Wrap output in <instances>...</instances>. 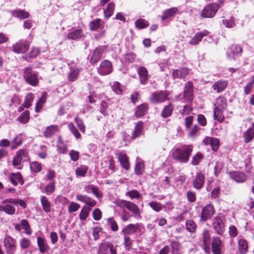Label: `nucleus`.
Masks as SVG:
<instances>
[{
    "mask_svg": "<svg viewBox=\"0 0 254 254\" xmlns=\"http://www.w3.org/2000/svg\"><path fill=\"white\" fill-rule=\"evenodd\" d=\"M211 247L212 252L213 254H221L222 243L219 238L217 237L213 238Z\"/></svg>",
    "mask_w": 254,
    "mask_h": 254,
    "instance_id": "f3484780",
    "label": "nucleus"
},
{
    "mask_svg": "<svg viewBox=\"0 0 254 254\" xmlns=\"http://www.w3.org/2000/svg\"><path fill=\"white\" fill-rule=\"evenodd\" d=\"M127 196H129L130 199H139L141 197V194L137 190H131L126 193Z\"/></svg>",
    "mask_w": 254,
    "mask_h": 254,
    "instance_id": "09e8293b",
    "label": "nucleus"
},
{
    "mask_svg": "<svg viewBox=\"0 0 254 254\" xmlns=\"http://www.w3.org/2000/svg\"><path fill=\"white\" fill-rule=\"evenodd\" d=\"M148 204L149 206L156 212H159L162 209V206L159 202L153 201L150 202Z\"/></svg>",
    "mask_w": 254,
    "mask_h": 254,
    "instance_id": "5fc2aeb1",
    "label": "nucleus"
},
{
    "mask_svg": "<svg viewBox=\"0 0 254 254\" xmlns=\"http://www.w3.org/2000/svg\"><path fill=\"white\" fill-rule=\"evenodd\" d=\"M139 224H130L127 225L123 230L125 236L130 235L136 233L139 228Z\"/></svg>",
    "mask_w": 254,
    "mask_h": 254,
    "instance_id": "5701e85b",
    "label": "nucleus"
},
{
    "mask_svg": "<svg viewBox=\"0 0 254 254\" xmlns=\"http://www.w3.org/2000/svg\"><path fill=\"white\" fill-rule=\"evenodd\" d=\"M144 169V164L142 162H138L136 164L135 173L138 175L142 174Z\"/></svg>",
    "mask_w": 254,
    "mask_h": 254,
    "instance_id": "bf43d9fd",
    "label": "nucleus"
},
{
    "mask_svg": "<svg viewBox=\"0 0 254 254\" xmlns=\"http://www.w3.org/2000/svg\"><path fill=\"white\" fill-rule=\"evenodd\" d=\"M107 221L108 223V224L109 226L110 227L111 229L113 231H117L118 230V226L116 223V222L115 221V220L113 218H110L107 219Z\"/></svg>",
    "mask_w": 254,
    "mask_h": 254,
    "instance_id": "e2e57ef3",
    "label": "nucleus"
},
{
    "mask_svg": "<svg viewBox=\"0 0 254 254\" xmlns=\"http://www.w3.org/2000/svg\"><path fill=\"white\" fill-rule=\"evenodd\" d=\"M186 227L187 230L192 234L194 233L196 229V226L195 222L192 220H188L186 222Z\"/></svg>",
    "mask_w": 254,
    "mask_h": 254,
    "instance_id": "c03bdc74",
    "label": "nucleus"
},
{
    "mask_svg": "<svg viewBox=\"0 0 254 254\" xmlns=\"http://www.w3.org/2000/svg\"><path fill=\"white\" fill-rule=\"evenodd\" d=\"M219 8L216 3H211L206 5L202 10L201 16L203 18H212Z\"/></svg>",
    "mask_w": 254,
    "mask_h": 254,
    "instance_id": "423d86ee",
    "label": "nucleus"
},
{
    "mask_svg": "<svg viewBox=\"0 0 254 254\" xmlns=\"http://www.w3.org/2000/svg\"><path fill=\"white\" fill-rule=\"evenodd\" d=\"M5 203L3 202V204L0 205V211L4 212L9 215L14 214L15 212V207L10 204Z\"/></svg>",
    "mask_w": 254,
    "mask_h": 254,
    "instance_id": "c85d7f7f",
    "label": "nucleus"
},
{
    "mask_svg": "<svg viewBox=\"0 0 254 254\" xmlns=\"http://www.w3.org/2000/svg\"><path fill=\"white\" fill-rule=\"evenodd\" d=\"M9 178L11 183L14 186H16L18 184H20L21 185L23 184L21 175L19 173L11 174Z\"/></svg>",
    "mask_w": 254,
    "mask_h": 254,
    "instance_id": "7c9ffc66",
    "label": "nucleus"
},
{
    "mask_svg": "<svg viewBox=\"0 0 254 254\" xmlns=\"http://www.w3.org/2000/svg\"><path fill=\"white\" fill-rule=\"evenodd\" d=\"M89 27L90 30L92 31H96L98 29H101V32L95 35V37L96 39H99L104 36L105 34V30L103 29V22L101 19L97 18L91 21L89 23Z\"/></svg>",
    "mask_w": 254,
    "mask_h": 254,
    "instance_id": "39448f33",
    "label": "nucleus"
},
{
    "mask_svg": "<svg viewBox=\"0 0 254 254\" xmlns=\"http://www.w3.org/2000/svg\"><path fill=\"white\" fill-rule=\"evenodd\" d=\"M37 244L41 253H45L48 251L49 249L48 245L46 240H44L43 238H37Z\"/></svg>",
    "mask_w": 254,
    "mask_h": 254,
    "instance_id": "c756f323",
    "label": "nucleus"
},
{
    "mask_svg": "<svg viewBox=\"0 0 254 254\" xmlns=\"http://www.w3.org/2000/svg\"><path fill=\"white\" fill-rule=\"evenodd\" d=\"M115 4L113 2H110L108 4L106 8L104 9V16L106 18L110 17L113 14L115 10Z\"/></svg>",
    "mask_w": 254,
    "mask_h": 254,
    "instance_id": "473e14b6",
    "label": "nucleus"
},
{
    "mask_svg": "<svg viewBox=\"0 0 254 254\" xmlns=\"http://www.w3.org/2000/svg\"><path fill=\"white\" fill-rule=\"evenodd\" d=\"M74 121L76 122V125L80 131L82 132H84L85 131V127L82 120L78 117H75L74 119Z\"/></svg>",
    "mask_w": 254,
    "mask_h": 254,
    "instance_id": "0e129e2a",
    "label": "nucleus"
},
{
    "mask_svg": "<svg viewBox=\"0 0 254 254\" xmlns=\"http://www.w3.org/2000/svg\"><path fill=\"white\" fill-rule=\"evenodd\" d=\"M139 76L140 83L144 84L148 79V72L147 69L144 66H140L137 70Z\"/></svg>",
    "mask_w": 254,
    "mask_h": 254,
    "instance_id": "a878e982",
    "label": "nucleus"
},
{
    "mask_svg": "<svg viewBox=\"0 0 254 254\" xmlns=\"http://www.w3.org/2000/svg\"><path fill=\"white\" fill-rule=\"evenodd\" d=\"M34 96V94L32 93H29L26 95L23 103V106L25 108H29L31 106Z\"/></svg>",
    "mask_w": 254,
    "mask_h": 254,
    "instance_id": "a18cd8bd",
    "label": "nucleus"
},
{
    "mask_svg": "<svg viewBox=\"0 0 254 254\" xmlns=\"http://www.w3.org/2000/svg\"><path fill=\"white\" fill-rule=\"evenodd\" d=\"M209 34V32L207 30L198 32L190 39L189 44L192 46L196 45L198 44L204 36H208Z\"/></svg>",
    "mask_w": 254,
    "mask_h": 254,
    "instance_id": "dca6fc26",
    "label": "nucleus"
},
{
    "mask_svg": "<svg viewBox=\"0 0 254 254\" xmlns=\"http://www.w3.org/2000/svg\"><path fill=\"white\" fill-rule=\"evenodd\" d=\"M20 225H21L22 229L25 230V233L27 235L31 234V230L30 228V226L28 221L26 219H22L20 221Z\"/></svg>",
    "mask_w": 254,
    "mask_h": 254,
    "instance_id": "de8ad7c7",
    "label": "nucleus"
},
{
    "mask_svg": "<svg viewBox=\"0 0 254 254\" xmlns=\"http://www.w3.org/2000/svg\"><path fill=\"white\" fill-rule=\"evenodd\" d=\"M222 23L228 28H233L235 26V19L233 17H231L230 19L223 20Z\"/></svg>",
    "mask_w": 254,
    "mask_h": 254,
    "instance_id": "603ef678",
    "label": "nucleus"
},
{
    "mask_svg": "<svg viewBox=\"0 0 254 254\" xmlns=\"http://www.w3.org/2000/svg\"><path fill=\"white\" fill-rule=\"evenodd\" d=\"M88 170V167L81 166L75 170V173L77 176L84 177Z\"/></svg>",
    "mask_w": 254,
    "mask_h": 254,
    "instance_id": "864d4df0",
    "label": "nucleus"
},
{
    "mask_svg": "<svg viewBox=\"0 0 254 254\" xmlns=\"http://www.w3.org/2000/svg\"><path fill=\"white\" fill-rule=\"evenodd\" d=\"M169 91L166 90L155 91L151 93L149 100L154 104L163 103L169 99Z\"/></svg>",
    "mask_w": 254,
    "mask_h": 254,
    "instance_id": "7ed1b4c3",
    "label": "nucleus"
},
{
    "mask_svg": "<svg viewBox=\"0 0 254 254\" xmlns=\"http://www.w3.org/2000/svg\"><path fill=\"white\" fill-rule=\"evenodd\" d=\"M254 88V76H252L250 81L247 84L244 88L245 93L247 95L249 94Z\"/></svg>",
    "mask_w": 254,
    "mask_h": 254,
    "instance_id": "8fccbe9b",
    "label": "nucleus"
},
{
    "mask_svg": "<svg viewBox=\"0 0 254 254\" xmlns=\"http://www.w3.org/2000/svg\"><path fill=\"white\" fill-rule=\"evenodd\" d=\"M68 127L70 131L73 133L76 138L78 139L81 137V134L78 131L76 127L74 126L72 123L68 124Z\"/></svg>",
    "mask_w": 254,
    "mask_h": 254,
    "instance_id": "3c124183",
    "label": "nucleus"
},
{
    "mask_svg": "<svg viewBox=\"0 0 254 254\" xmlns=\"http://www.w3.org/2000/svg\"><path fill=\"white\" fill-rule=\"evenodd\" d=\"M173 111V106L171 104L165 106L161 112V116L164 118L170 117Z\"/></svg>",
    "mask_w": 254,
    "mask_h": 254,
    "instance_id": "c9c22d12",
    "label": "nucleus"
},
{
    "mask_svg": "<svg viewBox=\"0 0 254 254\" xmlns=\"http://www.w3.org/2000/svg\"><path fill=\"white\" fill-rule=\"evenodd\" d=\"M177 10L178 9L177 7H172L170 9L166 10L163 13L162 19L163 20L165 19H167L172 16H173Z\"/></svg>",
    "mask_w": 254,
    "mask_h": 254,
    "instance_id": "37998d69",
    "label": "nucleus"
},
{
    "mask_svg": "<svg viewBox=\"0 0 254 254\" xmlns=\"http://www.w3.org/2000/svg\"><path fill=\"white\" fill-rule=\"evenodd\" d=\"M41 202L44 211L49 212L51 211V204L48 198L45 196H42L41 197Z\"/></svg>",
    "mask_w": 254,
    "mask_h": 254,
    "instance_id": "79ce46f5",
    "label": "nucleus"
},
{
    "mask_svg": "<svg viewBox=\"0 0 254 254\" xmlns=\"http://www.w3.org/2000/svg\"><path fill=\"white\" fill-rule=\"evenodd\" d=\"M29 45L28 41L20 40L13 45L12 48L13 51L17 54L24 53L28 50Z\"/></svg>",
    "mask_w": 254,
    "mask_h": 254,
    "instance_id": "9b49d317",
    "label": "nucleus"
},
{
    "mask_svg": "<svg viewBox=\"0 0 254 254\" xmlns=\"http://www.w3.org/2000/svg\"><path fill=\"white\" fill-rule=\"evenodd\" d=\"M224 217L222 215L215 216L213 219L212 226L216 233L219 235H222L225 231Z\"/></svg>",
    "mask_w": 254,
    "mask_h": 254,
    "instance_id": "20e7f679",
    "label": "nucleus"
},
{
    "mask_svg": "<svg viewBox=\"0 0 254 254\" xmlns=\"http://www.w3.org/2000/svg\"><path fill=\"white\" fill-rule=\"evenodd\" d=\"M29 119V112L28 111H26L23 112L21 116L18 118L19 122L25 124L27 123Z\"/></svg>",
    "mask_w": 254,
    "mask_h": 254,
    "instance_id": "13d9d810",
    "label": "nucleus"
},
{
    "mask_svg": "<svg viewBox=\"0 0 254 254\" xmlns=\"http://www.w3.org/2000/svg\"><path fill=\"white\" fill-rule=\"evenodd\" d=\"M59 130V127L57 125H51L45 129L44 134L46 137L49 138L51 137Z\"/></svg>",
    "mask_w": 254,
    "mask_h": 254,
    "instance_id": "2f4dec72",
    "label": "nucleus"
},
{
    "mask_svg": "<svg viewBox=\"0 0 254 254\" xmlns=\"http://www.w3.org/2000/svg\"><path fill=\"white\" fill-rule=\"evenodd\" d=\"M143 127V124L142 122H139L136 123L131 137L132 139H135L142 134Z\"/></svg>",
    "mask_w": 254,
    "mask_h": 254,
    "instance_id": "393cba45",
    "label": "nucleus"
},
{
    "mask_svg": "<svg viewBox=\"0 0 254 254\" xmlns=\"http://www.w3.org/2000/svg\"><path fill=\"white\" fill-rule=\"evenodd\" d=\"M55 190V184L54 182L50 183L46 187L45 192L47 194H52Z\"/></svg>",
    "mask_w": 254,
    "mask_h": 254,
    "instance_id": "774afa93",
    "label": "nucleus"
},
{
    "mask_svg": "<svg viewBox=\"0 0 254 254\" xmlns=\"http://www.w3.org/2000/svg\"><path fill=\"white\" fill-rule=\"evenodd\" d=\"M30 169L32 172H39L42 169L41 164L37 161L33 162L30 164Z\"/></svg>",
    "mask_w": 254,
    "mask_h": 254,
    "instance_id": "052dcab7",
    "label": "nucleus"
},
{
    "mask_svg": "<svg viewBox=\"0 0 254 254\" xmlns=\"http://www.w3.org/2000/svg\"><path fill=\"white\" fill-rule=\"evenodd\" d=\"M203 157V155L201 153H197L195 155L192 157L191 164L193 165H197Z\"/></svg>",
    "mask_w": 254,
    "mask_h": 254,
    "instance_id": "338daca9",
    "label": "nucleus"
},
{
    "mask_svg": "<svg viewBox=\"0 0 254 254\" xmlns=\"http://www.w3.org/2000/svg\"><path fill=\"white\" fill-rule=\"evenodd\" d=\"M91 209V208L87 205L83 206L79 215L80 219L85 220L88 217Z\"/></svg>",
    "mask_w": 254,
    "mask_h": 254,
    "instance_id": "58836bf2",
    "label": "nucleus"
},
{
    "mask_svg": "<svg viewBox=\"0 0 254 254\" xmlns=\"http://www.w3.org/2000/svg\"><path fill=\"white\" fill-rule=\"evenodd\" d=\"M190 73L189 69L187 67H183L174 70L172 73L173 78H184Z\"/></svg>",
    "mask_w": 254,
    "mask_h": 254,
    "instance_id": "aec40b11",
    "label": "nucleus"
},
{
    "mask_svg": "<svg viewBox=\"0 0 254 254\" xmlns=\"http://www.w3.org/2000/svg\"><path fill=\"white\" fill-rule=\"evenodd\" d=\"M126 208L131 212L134 216L137 217L140 216V213L139 209L137 205L134 203L128 201Z\"/></svg>",
    "mask_w": 254,
    "mask_h": 254,
    "instance_id": "cd10ccee",
    "label": "nucleus"
},
{
    "mask_svg": "<svg viewBox=\"0 0 254 254\" xmlns=\"http://www.w3.org/2000/svg\"><path fill=\"white\" fill-rule=\"evenodd\" d=\"M105 50V47L104 46H99L97 48L90 58V63L95 64L98 62L101 59Z\"/></svg>",
    "mask_w": 254,
    "mask_h": 254,
    "instance_id": "2eb2a0df",
    "label": "nucleus"
},
{
    "mask_svg": "<svg viewBox=\"0 0 254 254\" xmlns=\"http://www.w3.org/2000/svg\"><path fill=\"white\" fill-rule=\"evenodd\" d=\"M83 35L82 30L79 29L68 34V38L72 40H77L80 38Z\"/></svg>",
    "mask_w": 254,
    "mask_h": 254,
    "instance_id": "e433bc0d",
    "label": "nucleus"
},
{
    "mask_svg": "<svg viewBox=\"0 0 254 254\" xmlns=\"http://www.w3.org/2000/svg\"><path fill=\"white\" fill-rule=\"evenodd\" d=\"M57 147L58 152L61 154H65L67 152V146L64 142V141L61 139V137H59V138Z\"/></svg>",
    "mask_w": 254,
    "mask_h": 254,
    "instance_id": "4c0bfd02",
    "label": "nucleus"
},
{
    "mask_svg": "<svg viewBox=\"0 0 254 254\" xmlns=\"http://www.w3.org/2000/svg\"><path fill=\"white\" fill-rule=\"evenodd\" d=\"M191 145H183L180 147H176L172 150L173 158L182 163H187L192 151Z\"/></svg>",
    "mask_w": 254,
    "mask_h": 254,
    "instance_id": "f257e3e1",
    "label": "nucleus"
},
{
    "mask_svg": "<svg viewBox=\"0 0 254 254\" xmlns=\"http://www.w3.org/2000/svg\"><path fill=\"white\" fill-rule=\"evenodd\" d=\"M172 254H181V245L177 241H173L171 244Z\"/></svg>",
    "mask_w": 254,
    "mask_h": 254,
    "instance_id": "f704fd0d",
    "label": "nucleus"
},
{
    "mask_svg": "<svg viewBox=\"0 0 254 254\" xmlns=\"http://www.w3.org/2000/svg\"><path fill=\"white\" fill-rule=\"evenodd\" d=\"M117 155L121 166L125 170H129L130 168L129 159L127 154L124 152L120 151L117 153Z\"/></svg>",
    "mask_w": 254,
    "mask_h": 254,
    "instance_id": "a211bd4d",
    "label": "nucleus"
},
{
    "mask_svg": "<svg viewBox=\"0 0 254 254\" xmlns=\"http://www.w3.org/2000/svg\"><path fill=\"white\" fill-rule=\"evenodd\" d=\"M68 65L70 69L69 72L68 73V80L70 81H75L77 79L81 68L77 67L74 62L69 63Z\"/></svg>",
    "mask_w": 254,
    "mask_h": 254,
    "instance_id": "9d476101",
    "label": "nucleus"
},
{
    "mask_svg": "<svg viewBox=\"0 0 254 254\" xmlns=\"http://www.w3.org/2000/svg\"><path fill=\"white\" fill-rule=\"evenodd\" d=\"M24 78L25 81L32 86H36L38 83L37 74L33 73L29 67L25 68Z\"/></svg>",
    "mask_w": 254,
    "mask_h": 254,
    "instance_id": "0eeeda50",
    "label": "nucleus"
},
{
    "mask_svg": "<svg viewBox=\"0 0 254 254\" xmlns=\"http://www.w3.org/2000/svg\"><path fill=\"white\" fill-rule=\"evenodd\" d=\"M215 212V209L211 204L205 205L202 210L201 215V220L205 221L210 219Z\"/></svg>",
    "mask_w": 254,
    "mask_h": 254,
    "instance_id": "f8f14e48",
    "label": "nucleus"
},
{
    "mask_svg": "<svg viewBox=\"0 0 254 254\" xmlns=\"http://www.w3.org/2000/svg\"><path fill=\"white\" fill-rule=\"evenodd\" d=\"M21 134L16 136L13 139L11 145V148L15 149L22 143Z\"/></svg>",
    "mask_w": 254,
    "mask_h": 254,
    "instance_id": "6e6d98bb",
    "label": "nucleus"
},
{
    "mask_svg": "<svg viewBox=\"0 0 254 254\" xmlns=\"http://www.w3.org/2000/svg\"><path fill=\"white\" fill-rule=\"evenodd\" d=\"M98 72L102 75H107L113 71L112 63L108 60L103 61L97 68Z\"/></svg>",
    "mask_w": 254,
    "mask_h": 254,
    "instance_id": "1a4fd4ad",
    "label": "nucleus"
},
{
    "mask_svg": "<svg viewBox=\"0 0 254 254\" xmlns=\"http://www.w3.org/2000/svg\"><path fill=\"white\" fill-rule=\"evenodd\" d=\"M203 244L204 246H206L209 243L210 234L208 230H204L202 234Z\"/></svg>",
    "mask_w": 254,
    "mask_h": 254,
    "instance_id": "680f3d73",
    "label": "nucleus"
},
{
    "mask_svg": "<svg viewBox=\"0 0 254 254\" xmlns=\"http://www.w3.org/2000/svg\"><path fill=\"white\" fill-rule=\"evenodd\" d=\"M229 174L230 178L237 183H244L247 179V176L241 172L232 171Z\"/></svg>",
    "mask_w": 254,
    "mask_h": 254,
    "instance_id": "6ab92c4d",
    "label": "nucleus"
},
{
    "mask_svg": "<svg viewBox=\"0 0 254 254\" xmlns=\"http://www.w3.org/2000/svg\"><path fill=\"white\" fill-rule=\"evenodd\" d=\"M214 109V119L219 122H222L224 119V111L227 107V100L222 97H219L216 100Z\"/></svg>",
    "mask_w": 254,
    "mask_h": 254,
    "instance_id": "f03ea898",
    "label": "nucleus"
},
{
    "mask_svg": "<svg viewBox=\"0 0 254 254\" xmlns=\"http://www.w3.org/2000/svg\"><path fill=\"white\" fill-rule=\"evenodd\" d=\"M242 48L240 45H233L229 48L227 51V56L229 59L235 60V57L241 55Z\"/></svg>",
    "mask_w": 254,
    "mask_h": 254,
    "instance_id": "ddd939ff",
    "label": "nucleus"
},
{
    "mask_svg": "<svg viewBox=\"0 0 254 254\" xmlns=\"http://www.w3.org/2000/svg\"><path fill=\"white\" fill-rule=\"evenodd\" d=\"M254 137V126L253 127L249 128L247 131L244 132V138L245 141L248 143L251 141Z\"/></svg>",
    "mask_w": 254,
    "mask_h": 254,
    "instance_id": "a19ab883",
    "label": "nucleus"
},
{
    "mask_svg": "<svg viewBox=\"0 0 254 254\" xmlns=\"http://www.w3.org/2000/svg\"><path fill=\"white\" fill-rule=\"evenodd\" d=\"M203 142L205 144H209L214 151L217 150L219 145V139L211 137H207L205 138L203 140Z\"/></svg>",
    "mask_w": 254,
    "mask_h": 254,
    "instance_id": "b1692460",
    "label": "nucleus"
},
{
    "mask_svg": "<svg viewBox=\"0 0 254 254\" xmlns=\"http://www.w3.org/2000/svg\"><path fill=\"white\" fill-rule=\"evenodd\" d=\"M135 24L136 27L139 29H143L149 25L147 21L143 19H139L137 20L135 22Z\"/></svg>",
    "mask_w": 254,
    "mask_h": 254,
    "instance_id": "4d7b16f0",
    "label": "nucleus"
},
{
    "mask_svg": "<svg viewBox=\"0 0 254 254\" xmlns=\"http://www.w3.org/2000/svg\"><path fill=\"white\" fill-rule=\"evenodd\" d=\"M227 85V81H218L213 84V88L214 90H217V93H220L225 89Z\"/></svg>",
    "mask_w": 254,
    "mask_h": 254,
    "instance_id": "72a5a7b5",
    "label": "nucleus"
},
{
    "mask_svg": "<svg viewBox=\"0 0 254 254\" xmlns=\"http://www.w3.org/2000/svg\"><path fill=\"white\" fill-rule=\"evenodd\" d=\"M147 110V105L145 104L139 106L135 113V115L137 117H139L145 114Z\"/></svg>",
    "mask_w": 254,
    "mask_h": 254,
    "instance_id": "49530a36",
    "label": "nucleus"
},
{
    "mask_svg": "<svg viewBox=\"0 0 254 254\" xmlns=\"http://www.w3.org/2000/svg\"><path fill=\"white\" fill-rule=\"evenodd\" d=\"M3 242L6 254H14L16 245L15 239L9 236L6 235Z\"/></svg>",
    "mask_w": 254,
    "mask_h": 254,
    "instance_id": "6e6552de",
    "label": "nucleus"
},
{
    "mask_svg": "<svg viewBox=\"0 0 254 254\" xmlns=\"http://www.w3.org/2000/svg\"><path fill=\"white\" fill-rule=\"evenodd\" d=\"M238 250L241 254H246L248 250V244L246 239L239 237L238 238Z\"/></svg>",
    "mask_w": 254,
    "mask_h": 254,
    "instance_id": "4be33fe9",
    "label": "nucleus"
},
{
    "mask_svg": "<svg viewBox=\"0 0 254 254\" xmlns=\"http://www.w3.org/2000/svg\"><path fill=\"white\" fill-rule=\"evenodd\" d=\"M4 203H15L19 204L23 208H25L26 207V204L25 202L20 199H14V198H8L6 199L3 200Z\"/></svg>",
    "mask_w": 254,
    "mask_h": 254,
    "instance_id": "ea45409f",
    "label": "nucleus"
},
{
    "mask_svg": "<svg viewBox=\"0 0 254 254\" xmlns=\"http://www.w3.org/2000/svg\"><path fill=\"white\" fill-rule=\"evenodd\" d=\"M11 13L13 16L20 19L27 18L30 15L28 12L21 9L13 10Z\"/></svg>",
    "mask_w": 254,
    "mask_h": 254,
    "instance_id": "bb28decb",
    "label": "nucleus"
},
{
    "mask_svg": "<svg viewBox=\"0 0 254 254\" xmlns=\"http://www.w3.org/2000/svg\"><path fill=\"white\" fill-rule=\"evenodd\" d=\"M184 97L187 102H191L193 97V86L190 82H188L185 86Z\"/></svg>",
    "mask_w": 254,
    "mask_h": 254,
    "instance_id": "4468645a",
    "label": "nucleus"
},
{
    "mask_svg": "<svg viewBox=\"0 0 254 254\" xmlns=\"http://www.w3.org/2000/svg\"><path fill=\"white\" fill-rule=\"evenodd\" d=\"M204 183V176L201 173H197L192 182V185L194 188L199 190L202 188Z\"/></svg>",
    "mask_w": 254,
    "mask_h": 254,
    "instance_id": "412c9836",
    "label": "nucleus"
},
{
    "mask_svg": "<svg viewBox=\"0 0 254 254\" xmlns=\"http://www.w3.org/2000/svg\"><path fill=\"white\" fill-rule=\"evenodd\" d=\"M124 244L126 250L128 251L131 249L132 246V241L129 237L124 236Z\"/></svg>",
    "mask_w": 254,
    "mask_h": 254,
    "instance_id": "69168bd1",
    "label": "nucleus"
}]
</instances>
